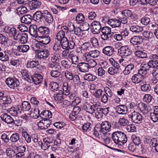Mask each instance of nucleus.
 <instances>
[{"mask_svg":"<svg viewBox=\"0 0 158 158\" xmlns=\"http://www.w3.org/2000/svg\"><path fill=\"white\" fill-rule=\"evenodd\" d=\"M1 119L3 122L7 124L12 123L13 119L9 115L6 113L2 114L0 116Z\"/></svg>","mask_w":158,"mask_h":158,"instance_id":"24","label":"nucleus"},{"mask_svg":"<svg viewBox=\"0 0 158 158\" xmlns=\"http://www.w3.org/2000/svg\"><path fill=\"white\" fill-rule=\"evenodd\" d=\"M9 53L7 51L0 52V60L2 61H6L9 60Z\"/></svg>","mask_w":158,"mask_h":158,"instance_id":"36","label":"nucleus"},{"mask_svg":"<svg viewBox=\"0 0 158 158\" xmlns=\"http://www.w3.org/2000/svg\"><path fill=\"white\" fill-rule=\"evenodd\" d=\"M128 117L131 119L132 122L136 123H140L143 120L142 115L139 113L134 111L128 115Z\"/></svg>","mask_w":158,"mask_h":158,"instance_id":"6","label":"nucleus"},{"mask_svg":"<svg viewBox=\"0 0 158 158\" xmlns=\"http://www.w3.org/2000/svg\"><path fill=\"white\" fill-rule=\"evenodd\" d=\"M130 42L134 45L140 44L143 42L142 38L139 36H134L131 38Z\"/></svg>","mask_w":158,"mask_h":158,"instance_id":"27","label":"nucleus"},{"mask_svg":"<svg viewBox=\"0 0 158 158\" xmlns=\"http://www.w3.org/2000/svg\"><path fill=\"white\" fill-rule=\"evenodd\" d=\"M21 73L23 79L28 82H31V79L32 76H30L28 75L26 70H23L21 72Z\"/></svg>","mask_w":158,"mask_h":158,"instance_id":"47","label":"nucleus"},{"mask_svg":"<svg viewBox=\"0 0 158 158\" xmlns=\"http://www.w3.org/2000/svg\"><path fill=\"white\" fill-rule=\"evenodd\" d=\"M85 80L88 81H92L95 80L97 78L96 76L91 73H86L83 76Z\"/></svg>","mask_w":158,"mask_h":158,"instance_id":"46","label":"nucleus"},{"mask_svg":"<svg viewBox=\"0 0 158 158\" xmlns=\"http://www.w3.org/2000/svg\"><path fill=\"white\" fill-rule=\"evenodd\" d=\"M104 92L101 89L96 90L94 93V96L97 98L100 99Z\"/></svg>","mask_w":158,"mask_h":158,"instance_id":"58","label":"nucleus"},{"mask_svg":"<svg viewBox=\"0 0 158 158\" xmlns=\"http://www.w3.org/2000/svg\"><path fill=\"white\" fill-rule=\"evenodd\" d=\"M148 65L150 68H155L158 67V64L157 61L150 60L148 63Z\"/></svg>","mask_w":158,"mask_h":158,"instance_id":"63","label":"nucleus"},{"mask_svg":"<svg viewBox=\"0 0 158 158\" xmlns=\"http://www.w3.org/2000/svg\"><path fill=\"white\" fill-rule=\"evenodd\" d=\"M4 31L5 32L8 34L9 36L13 38L14 40L17 36L19 32L15 28L9 26L6 27L4 28Z\"/></svg>","mask_w":158,"mask_h":158,"instance_id":"7","label":"nucleus"},{"mask_svg":"<svg viewBox=\"0 0 158 158\" xmlns=\"http://www.w3.org/2000/svg\"><path fill=\"white\" fill-rule=\"evenodd\" d=\"M19 106H17L16 108L11 107L7 110V111L11 115L13 116H17L18 115V111H19Z\"/></svg>","mask_w":158,"mask_h":158,"instance_id":"39","label":"nucleus"},{"mask_svg":"<svg viewBox=\"0 0 158 158\" xmlns=\"http://www.w3.org/2000/svg\"><path fill=\"white\" fill-rule=\"evenodd\" d=\"M63 49H73L76 46L75 43L72 40H69L68 39L64 38L60 44Z\"/></svg>","mask_w":158,"mask_h":158,"instance_id":"5","label":"nucleus"},{"mask_svg":"<svg viewBox=\"0 0 158 158\" xmlns=\"http://www.w3.org/2000/svg\"><path fill=\"white\" fill-rule=\"evenodd\" d=\"M10 139L12 144H15L20 141L19 134L17 133L12 134L10 136Z\"/></svg>","mask_w":158,"mask_h":158,"instance_id":"31","label":"nucleus"},{"mask_svg":"<svg viewBox=\"0 0 158 158\" xmlns=\"http://www.w3.org/2000/svg\"><path fill=\"white\" fill-rule=\"evenodd\" d=\"M34 18L37 20V22H43L47 25L52 23L53 20V17L47 10L37 11L35 13Z\"/></svg>","mask_w":158,"mask_h":158,"instance_id":"1","label":"nucleus"},{"mask_svg":"<svg viewBox=\"0 0 158 158\" xmlns=\"http://www.w3.org/2000/svg\"><path fill=\"white\" fill-rule=\"evenodd\" d=\"M118 52L121 56H128L132 53V51L127 46H121L118 49Z\"/></svg>","mask_w":158,"mask_h":158,"instance_id":"12","label":"nucleus"},{"mask_svg":"<svg viewBox=\"0 0 158 158\" xmlns=\"http://www.w3.org/2000/svg\"><path fill=\"white\" fill-rule=\"evenodd\" d=\"M111 125L110 123L108 121L103 122L100 125V127L101 131L103 132V135L107 134V133L111 130Z\"/></svg>","mask_w":158,"mask_h":158,"instance_id":"11","label":"nucleus"},{"mask_svg":"<svg viewBox=\"0 0 158 158\" xmlns=\"http://www.w3.org/2000/svg\"><path fill=\"white\" fill-rule=\"evenodd\" d=\"M121 14L126 17L130 18L134 23L137 22L136 21V20L138 19L137 16L129 10H125L122 11Z\"/></svg>","mask_w":158,"mask_h":158,"instance_id":"8","label":"nucleus"},{"mask_svg":"<svg viewBox=\"0 0 158 158\" xmlns=\"http://www.w3.org/2000/svg\"><path fill=\"white\" fill-rule=\"evenodd\" d=\"M28 35L27 33H20L19 32L15 40L18 41L21 44H25L27 42Z\"/></svg>","mask_w":158,"mask_h":158,"instance_id":"17","label":"nucleus"},{"mask_svg":"<svg viewBox=\"0 0 158 158\" xmlns=\"http://www.w3.org/2000/svg\"><path fill=\"white\" fill-rule=\"evenodd\" d=\"M91 45L89 42H86L83 43L81 46V48L83 51H87L89 50L90 47Z\"/></svg>","mask_w":158,"mask_h":158,"instance_id":"62","label":"nucleus"},{"mask_svg":"<svg viewBox=\"0 0 158 158\" xmlns=\"http://www.w3.org/2000/svg\"><path fill=\"white\" fill-rule=\"evenodd\" d=\"M15 88H16V89L19 92H23L25 90V88H26L27 89L29 90L30 89V87L29 86H27V87L26 85L24 84H21L20 85V84H18V85H17V86H16Z\"/></svg>","mask_w":158,"mask_h":158,"instance_id":"50","label":"nucleus"},{"mask_svg":"<svg viewBox=\"0 0 158 158\" xmlns=\"http://www.w3.org/2000/svg\"><path fill=\"white\" fill-rule=\"evenodd\" d=\"M141 90L143 92H148L151 89V87L149 84L140 83Z\"/></svg>","mask_w":158,"mask_h":158,"instance_id":"51","label":"nucleus"},{"mask_svg":"<svg viewBox=\"0 0 158 158\" xmlns=\"http://www.w3.org/2000/svg\"><path fill=\"white\" fill-rule=\"evenodd\" d=\"M100 106L97 104H93L92 105H90V114H93L96 111H99Z\"/></svg>","mask_w":158,"mask_h":158,"instance_id":"53","label":"nucleus"},{"mask_svg":"<svg viewBox=\"0 0 158 158\" xmlns=\"http://www.w3.org/2000/svg\"><path fill=\"white\" fill-rule=\"evenodd\" d=\"M101 31L102 33L101 37L102 40L108 41L112 38L113 34L111 32V29L110 27L107 26L103 27Z\"/></svg>","mask_w":158,"mask_h":158,"instance_id":"3","label":"nucleus"},{"mask_svg":"<svg viewBox=\"0 0 158 158\" xmlns=\"http://www.w3.org/2000/svg\"><path fill=\"white\" fill-rule=\"evenodd\" d=\"M72 26L73 27V30H74V33L76 35L79 37H81L83 35L82 32V30L79 27H75L73 24H72Z\"/></svg>","mask_w":158,"mask_h":158,"instance_id":"45","label":"nucleus"},{"mask_svg":"<svg viewBox=\"0 0 158 158\" xmlns=\"http://www.w3.org/2000/svg\"><path fill=\"white\" fill-rule=\"evenodd\" d=\"M52 143V140H51L49 138H46L43 139V142L41 141H39V145H41V147L42 149L45 150L49 148L51 144Z\"/></svg>","mask_w":158,"mask_h":158,"instance_id":"10","label":"nucleus"},{"mask_svg":"<svg viewBox=\"0 0 158 158\" xmlns=\"http://www.w3.org/2000/svg\"><path fill=\"white\" fill-rule=\"evenodd\" d=\"M29 32L31 35L36 38L38 37V28L36 25L31 26L29 28Z\"/></svg>","mask_w":158,"mask_h":158,"instance_id":"25","label":"nucleus"},{"mask_svg":"<svg viewBox=\"0 0 158 158\" xmlns=\"http://www.w3.org/2000/svg\"><path fill=\"white\" fill-rule=\"evenodd\" d=\"M31 107L30 104L28 102L24 101L22 102L21 108L23 110L28 111L30 110Z\"/></svg>","mask_w":158,"mask_h":158,"instance_id":"48","label":"nucleus"},{"mask_svg":"<svg viewBox=\"0 0 158 158\" xmlns=\"http://www.w3.org/2000/svg\"><path fill=\"white\" fill-rule=\"evenodd\" d=\"M21 52L24 53L27 52L29 49L30 47L28 45L21 44L18 46Z\"/></svg>","mask_w":158,"mask_h":158,"instance_id":"54","label":"nucleus"},{"mask_svg":"<svg viewBox=\"0 0 158 158\" xmlns=\"http://www.w3.org/2000/svg\"><path fill=\"white\" fill-rule=\"evenodd\" d=\"M21 134L27 143H30L31 142L32 137H31V135L27 131H22L21 132Z\"/></svg>","mask_w":158,"mask_h":158,"instance_id":"42","label":"nucleus"},{"mask_svg":"<svg viewBox=\"0 0 158 158\" xmlns=\"http://www.w3.org/2000/svg\"><path fill=\"white\" fill-rule=\"evenodd\" d=\"M134 54L137 57L143 59L148 57L147 53L144 51L141 50L135 51Z\"/></svg>","mask_w":158,"mask_h":158,"instance_id":"37","label":"nucleus"},{"mask_svg":"<svg viewBox=\"0 0 158 158\" xmlns=\"http://www.w3.org/2000/svg\"><path fill=\"white\" fill-rule=\"evenodd\" d=\"M108 24L113 28H117L118 29V30H119L120 29L121 24L118 19H110L108 20Z\"/></svg>","mask_w":158,"mask_h":158,"instance_id":"16","label":"nucleus"},{"mask_svg":"<svg viewBox=\"0 0 158 158\" xmlns=\"http://www.w3.org/2000/svg\"><path fill=\"white\" fill-rule=\"evenodd\" d=\"M129 123L128 120L125 117L120 118L118 121L119 124L122 126L127 125L129 124Z\"/></svg>","mask_w":158,"mask_h":158,"instance_id":"59","label":"nucleus"},{"mask_svg":"<svg viewBox=\"0 0 158 158\" xmlns=\"http://www.w3.org/2000/svg\"><path fill=\"white\" fill-rule=\"evenodd\" d=\"M1 139L5 143H7L10 140L9 136L7 134L3 133L1 135Z\"/></svg>","mask_w":158,"mask_h":158,"instance_id":"64","label":"nucleus"},{"mask_svg":"<svg viewBox=\"0 0 158 158\" xmlns=\"http://www.w3.org/2000/svg\"><path fill=\"white\" fill-rule=\"evenodd\" d=\"M131 139L133 143L138 146L140 144L141 140L139 136L137 135H133L131 136Z\"/></svg>","mask_w":158,"mask_h":158,"instance_id":"41","label":"nucleus"},{"mask_svg":"<svg viewBox=\"0 0 158 158\" xmlns=\"http://www.w3.org/2000/svg\"><path fill=\"white\" fill-rule=\"evenodd\" d=\"M42 79L43 77L42 76L39 74H36L32 76L31 79V82L30 83H34L35 85H37L41 83Z\"/></svg>","mask_w":158,"mask_h":158,"instance_id":"19","label":"nucleus"},{"mask_svg":"<svg viewBox=\"0 0 158 158\" xmlns=\"http://www.w3.org/2000/svg\"><path fill=\"white\" fill-rule=\"evenodd\" d=\"M65 34L64 31H60L56 35V39L58 41H60V44L62 43V41L64 38H65V39L67 38L66 37L64 36Z\"/></svg>","mask_w":158,"mask_h":158,"instance_id":"44","label":"nucleus"},{"mask_svg":"<svg viewBox=\"0 0 158 158\" xmlns=\"http://www.w3.org/2000/svg\"><path fill=\"white\" fill-rule=\"evenodd\" d=\"M50 87L51 90L54 92L58 91L59 89H60L59 85L56 82H52L50 83Z\"/></svg>","mask_w":158,"mask_h":158,"instance_id":"56","label":"nucleus"},{"mask_svg":"<svg viewBox=\"0 0 158 158\" xmlns=\"http://www.w3.org/2000/svg\"><path fill=\"white\" fill-rule=\"evenodd\" d=\"M39 65L38 61L36 60H28L27 62V68H33L37 67Z\"/></svg>","mask_w":158,"mask_h":158,"instance_id":"35","label":"nucleus"},{"mask_svg":"<svg viewBox=\"0 0 158 158\" xmlns=\"http://www.w3.org/2000/svg\"><path fill=\"white\" fill-rule=\"evenodd\" d=\"M117 112L119 114H126L127 112V108L125 105H121L118 106L116 108Z\"/></svg>","mask_w":158,"mask_h":158,"instance_id":"29","label":"nucleus"},{"mask_svg":"<svg viewBox=\"0 0 158 158\" xmlns=\"http://www.w3.org/2000/svg\"><path fill=\"white\" fill-rule=\"evenodd\" d=\"M6 152V156L10 158H14L15 156L17 158V154L15 151L12 148H7Z\"/></svg>","mask_w":158,"mask_h":158,"instance_id":"33","label":"nucleus"},{"mask_svg":"<svg viewBox=\"0 0 158 158\" xmlns=\"http://www.w3.org/2000/svg\"><path fill=\"white\" fill-rule=\"evenodd\" d=\"M54 70L51 71V76L52 77H57L60 75L59 71L61 70V67L58 68L57 69L56 68Z\"/></svg>","mask_w":158,"mask_h":158,"instance_id":"57","label":"nucleus"},{"mask_svg":"<svg viewBox=\"0 0 158 158\" xmlns=\"http://www.w3.org/2000/svg\"><path fill=\"white\" fill-rule=\"evenodd\" d=\"M49 51L48 50L43 49L40 51L37 54V57L40 59H46L49 55Z\"/></svg>","mask_w":158,"mask_h":158,"instance_id":"23","label":"nucleus"},{"mask_svg":"<svg viewBox=\"0 0 158 158\" xmlns=\"http://www.w3.org/2000/svg\"><path fill=\"white\" fill-rule=\"evenodd\" d=\"M92 124L89 123H85L82 126L83 131L84 132H87L90 131L92 128Z\"/></svg>","mask_w":158,"mask_h":158,"instance_id":"38","label":"nucleus"},{"mask_svg":"<svg viewBox=\"0 0 158 158\" xmlns=\"http://www.w3.org/2000/svg\"><path fill=\"white\" fill-rule=\"evenodd\" d=\"M139 106L140 112L144 115L147 114L150 111V107L148 105L145 103H141Z\"/></svg>","mask_w":158,"mask_h":158,"instance_id":"26","label":"nucleus"},{"mask_svg":"<svg viewBox=\"0 0 158 158\" xmlns=\"http://www.w3.org/2000/svg\"><path fill=\"white\" fill-rule=\"evenodd\" d=\"M41 2L38 0H31L29 6L31 10H34L40 7Z\"/></svg>","mask_w":158,"mask_h":158,"instance_id":"20","label":"nucleus"},{"mask_svg":"<svg viewBox=\"0 0 158 158\" xmlns=\"http://www.w3.org/2000/svg\"><path fill=\"white\" fill-rule=\"evenodd\" d=\"M34 15L35 13L33 15L32 17L29 14L23 16L20 19L21 22L27 24H30L31 23L33 19L37 22V20H35L34 18Z\"/></svg>","mask_w":158,"mask_h":158,"instance_id":"13","label":"nucleus"},{"mask_svg":"<svg viewBox=\"0 0 158 158\" xmlns=\"http://www.w3.org/2000/svg\"><path fill=\"white\" fill-rule=\"evenodd\" d=\"M135 69L134 65L133 64H130L125 67L123 73L124 75H127L133 72Z\"/></svg>","mask_w":158,"mask_h":158,"instance_id":"28","label":"nucleus"},{"mask_svg":"<svg viewBox=\"0 0 158 158\" xmlns=\"http://www.w3.org/2000/svg\"><path fill=\"white\" fill-rule=\"evenodd\" d=\"M38 34L40 35H42L44 36L47 35L49 32V30L48 28L45 26H41L38 28Z\"/></svg>","mask_w":158,"mask_h":158,"instance_id":"30","label":"nucleus"},{"mask_svg":"<svg viewBox=\"0 0 158 158\" xmlns=\"http://www.w3.org/2000/svg\"><path fill=\"white\" fill-rule=\"evenodd\" d=\"M115 52L114 48L112 46H108L103 48L102 52L105 55L109 56H112Z\"/></svg>","mask_w":158,"mask_h":158,"instance_id":"14","label":"nucleus"},{"mask_svg":"<svg viewBox=\"0 0 158 158\" xmlns=\"http://www.w3.org/2000/svg\"><path fill=\"white\" fill-rule=\"evenodd\" d=\"M48 66L49 68H54V69L56 68L57 69L58 68L60 67L59 63L55 62L51 60L48 64Z\"/></svg>","mask_w":158,"mask_h":158,"instance_id":"60","label":"nucleus"},{"mask_svg":"<svg viewBox=\"0 0 158 158\" xmlns=\"http://www.w3.org/2000/svg\"><path fill=\"white\" fill-rule=\"evenodd\" d=\"M6 85L10 89H14L16 86L19 84V81L18 79L15 77H9L5 80Z\"/></svg>","mask_w":158,"mask_h":158,"instance_id":"4","label":"nucleus"},{"mask_svg":"<svg viewBox=\"0 0 158 158\" xmlns=\"http://www.w3.org/2000/svg\"><path fill=\"white\" fill-rule=\"evenodd\" d=\"M69 58L70 59L72 64H78V56L74 55L73 52H70L69 55Z\"/></svg>","mask_w":158,"mask_h":158,"instance_id":"34","label":"nucleus"},{"mask_svg":"<svg viewBox=\"0 0 158 158\" xmlns=\"http://www.w3.org/2000/svg\"><path fill=\"white\" fill-rule=\"evenodd\" d=\"M112 137L114 142L119 146H122L125 143L127 140L126 135L121 131L113 132Z\"/></svg>","mask_w":158,"mask_h":158,"instance_id":"2","label":"nucleus"},{"mask_svg":"<svg viewBox=\"0 0 158 158\" xmlns=\"http://www.w3.org/2000/svg\"><path fill=\"white\" fill-rule=\"evenodd\" d=\"M41 114L43 115V118L44 119H47L51 118L52 117V113L49 110H45L41 113Z\"/></svg>","mask_w":158,"mask_h":158,"instance_id":"49","label":"nucleus"},{"mask_svg":"<svg viewBox=\"0 0 158 158\" xmlns=\"http://www.w3.org/2000/svg\"><path fill=\"white\" fill-rule=\"evenodd\" d=\"M11 100L9 96H3L0 99V105L2 106L8 107L11 102Z\"/></svg>","mask_w":158,"mask_h":158,"instance_id":"15","label":"nucleus"},{"mask_svg":"<svg viewBox=\"0 0 158 158\" xmlns=\"http://www.w3.org/2000/svg\"><path fill=\"white\" fill-rule=\"evenodd\" d=\"M142 35L145 38L149 40H152L154 37L153 33L148 31L143 32Z\"/></svg>","mask_w":158,"mask_h":158,"instance_id":"55","label":"nucleus"},{"mask_svg":"<svg viewBox=\"0 0 158 158\" xmlns=\"http://www.w3.org/2000/svg\"><path fill=\"white\" fill-rule=\"evenodd\" d=\"M92 27V31L94 34H98L99 33L102 27L100 22L94 20L91 24Z\"/></svg>","mask_w":158,"mask_h":158,"instance_id":"9","label":"nucleus"},{"mask_svg":"<svg viewBox=\"0 0 158 158\" xmlns=\"http://www.w3.org/2000/svg\"><path fill=\"white\" fill-rule=\"evenodd\" d=\"M94 131L93 135L96 137L100 138L102 137L101 133L103 134V132L101 131L100 127L96 126L93 130Z\"/></svg>","mask_w":158,"mask_h":158,"instance_id":"43","label":"nucleus"},{"mask_svg":"<svg viewBox=\"0 0 158 158\" xmlns=\"http://www.w3.org/2000/svg\"><path fill=\"white\" fill-rule=\"evenodd\" d=\"M39 38L38 42L44 44L46 45L48 44L50 41V37L48 36L42 35L38 36Z\"/></svg>","mask_w":158,"mask_h":158,"instance_id":"32","label":"nucleus"},{"mask_svg":"<svg viewBox=\"0 0 158 158\" xmlns=\"http://www.w3.org/2000/svg\"><path fill=\"white\" fill-rule=\"evenodd\" d=\"M16 150L17 151V158H20L24 155L26 148L23 145L15 146Z\"/></svg>","mask_w":158,"mask_h":158,"instance_id":"22","label":"nucleus"},{"mask_svg":"<svg viewBox=\"0 0 158 158\" xmlns=\"http://www.w3.org/2000/svg\"><path fill=\"white\" fill-rule=\"evenodd\" d=\"M143 79V75H141L137 73L133 75L131 78V80L132 82L135 84H138L139 83H141Z\"/></svg>","mask_w":158,"mask_h":158,"instance_id":"18","label":"nucleus"},{"mask_svg":"<svg viewBox=\"0 0 158 158\" xmlns=\"http://www.w3.org/2000/svg\"><path fill=\"white\" fill-rule=\"evenodd\" d=\"M9 63L12 66L17 67L20 65L21 62L19 59L11 58L10 60Z\"/></svg>","mask_w":158,"mask_h":158,"instance_id":"52","label":"nucleus"},{"mask_svg":"<svg viewBox=\"0 0 158 158\" xmlns=\"http://www.w3.org/2000/svg\"><path fill=\"white\" fill-rule=\"evenodd\" d=\"M77 67L80 71L84 73L88 72L89 68L87 63L85 62H81L78 63L77 65Z\"/></svg>","mask_w":158,"mask_h":158,"instance_id":"21","label":"nucleus"},{"mask_svg":"<svg viewBox=\"0 0 158 158\" xmlns=\"http://www.w3.org/2000/svg\"><path fill=\"white\" fill-rule=\"evenodd\" d=\"M130 30L133 32L139 33L143 31V28L138 25H133L130 27Z\"/></svg>","mask_w":158,"mask_h":158,"instance_id":"40","label":"nucleus"},{"mask_svg":"<svg viewBox=\"0 0 158 158\" xmlns=\"http://www.w3.org/2000/svg\"><path fill=\"white\" fill-rule=\"evenodd\" d=\"M76 20L77 23H80L83 22L85 19V17L82 13H79L76 17Z\"/></svg>","mask_w":158,"mask_h":158,"instance_id":"61","label":"nucleus"}]
</instances>
